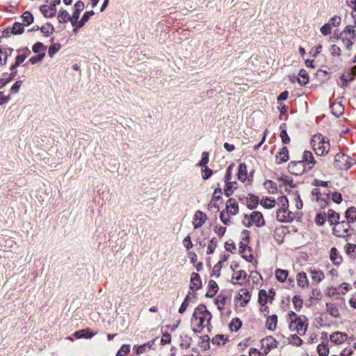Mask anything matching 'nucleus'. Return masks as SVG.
Listing matches in <instances>:
<instances>
[{"instance_id": "nucleus-49", "label": "nucleus", "mask_w": 356, "mask_h": 356, "mask_svg": "<svg viewBox=\"0 0 356 356\" xmlns=\"http://www.w3.org/2000/svg\"><path fill=\"white\" fill-rule=\"evenodd\" d=\"M261 204L267 209H270L275 207V201L270 198H266L264 200H261Z\"/></svg>"}, {"instance_id": "nucleus-60", "label": "nucleus", "mask_w": 356, "mask_h": 356, "mask_svg": "<svg viewBox=\"0 0 356 356\" xmlns=\"http://www.w3.org/2000/svg\"><path fill=\"white\" fill-rule=\"evenodd\" d=\"M42 49H43V50L46 49V47H44L42 42H36L33 46V51L35 53H39Z\"/></svg>"}, {"instance_id": "nucleus-34", "label": "nucleus", "mask_w": 356, "mask_h": 356, "mask_svg": "<svg viewBox=\"0 0 356 356\" xmlns=\"http://www.w3.org/2000/svg\"><path fill=\"white\" fill-rule=\"evenodd\" d=\"M346 252L351 258H356V245L353 243H348L346 245Z\"/></svg>"}, {"instance_id": "nucleus-26", "label": "nucleus", "mask_w": 356, "mask_h": 356, "mask_svg": "<svg viewBox=\"0 0 356 356\" xmlns=\"http://www.w3.org/2000/svg\"><path fill=\"white\" fill-rule=\"evenodd\" d=\"M346 218L349 224L355 222L356 221V208L353 207L348 208L346 211Z\"/></svg>"}, {"instance_id": "nucleus-31", "label": "nucleus", "mask_w": 356, "mask_h": 356, "mask_svg": "<svg viewBox=\"0 0 356 356\" xmlns=\"http://www.w3.org/2000/svg\"><path fill=\"white\" fill-rule=\"evenodd\" d=\"M57 19L60 23H66L70 19V14L66 10L60 9Z\"/></svg>"}, {"instance_id": "nucleus-63", "label": "nucleus", "mask_w": 356, "mask_h": 356, "mask_svg": "<svg viewBox=\"0 0 356 356\" xmlns=\"http://www.w3.org/2000/svg\"><path fill=\"white\" fill-rule=\"evenodd\" d=\"M183 243L185 246V248L187 249V250H190L193 248V243L191 242V236L189 235H188L187 236H186L183 241Z\"/></svg>"}, {"instance_id": "nucleus-23", "label": "nucleus", "mask_w": 356, "mask_h": 356, "mask_svg": "<svg viewBox=\"0 0 356 356\" xmlns=\"http://www.w3.org/2000/svg\"><path fill=\"white\" fill-rule=\"evenodd\" d=\"M154 344V340H151L147 343H145L143 345L138 346H134V349H136V353L137 355H140L145 353L147 350L150 349L152 346Z\"/></svg>"}, {"instance_id": "nucleus-30", "label": "nucleus", "mask_w": 356, "mask_h": 356, "mask_svg": "<svg viewBox=\"0 0 356 356\" xmlns=\"http://www.w3.org/2000/svg\"><path fill=\"white\" fill-rule=\"evenodd\" d=\"M259 202V197L254 195L250 194L247 197V206L249 209H254Z\"/></svg>"}, {"instance_id": "nucleus-50", "label": "nucleus", "mask_w": 356, "mask_h": 356, "mask_svg": "<svg viewBox=\"0 0 356 356\" xmlns=\"http://www.w3.org/2000/svg\"><path fill=\"white\" fill-rule=\"evenodd\" d=\"M23 22H26L27 25L31 24L33 22V17L31 13L26 11L22 15Z\"/></svg>"}, {"instance_id": "nucleus-27", "label": "nucleus", "mask_w": 356, "mask_h": 356, "mask_svg": "<svg viewBox=\"0 0 356 356\" xmlns=\"http://www.w3.org/2000/svg\"><path fill=\"white\" fill-rule=\"evenodd\" d=\"M277 323V316L274 314L267 318L266 326L269 330L273 331L276 329Z\"/></svg>"}, {"instance_id": "nucleus-53", "label": "nucleus", "mask_w": 356, "mask_h": 356, "mask_svg": "<svg viewBox=\"0 0 356 356\" xmlns=\"http://www.w3.org/2000/svg\"><path fill=\"white\" fill-rule=\"evenodd\" d=\"M292 302L296 309H300L302 306V300L299 296H295L293 298Z\"/></svg>"}, {"instance_id": "nucleus-37", "label": "nucleus", "mask_w": 356, "mask_h": 356, "mask_svg": "<svg viewBox=\"0 0 356 356\" xmlns=\"http://www.w3.org/2000/svg\"><path fill=\"white\" fill-rule=\"evenodd\" d=\"M327 312L332 316L337 317L339 316V312L334 304H326Z\"/></svg>"}, {"instance_id": "nucleus-51", "label": "nucleus", "mask_w": 356, "mask_h": 356, "mask_svg": "<svg viewBox=\"0 0 356 356\" xmlns=\"http://www.w3.org/2000/svg\"><path fill=\"white\" fill-rule=\"evenodd\" d=\"M327 24H330V26L337 27L341 24V17L337 15H334L331 19H330Z\"/></svg>"}, {"instance_id": "nucleus-2", "label": "nucleus", "mask_w": 356, "mask_h": 356, "mask_svg": "<svg viewBox=\"0 0 356 356\" xmlns=\"http://www.w3.org/2000/svg\"><path fill=\"white\" fill-rule=\"evenodd\" d=\"M211 314L207 310L204 305H200L195 309L192 316V321H199L197 326L203 328L205 327L204 322L207 321L209 323L211 319Z\"/></svg>"}, {"instance_id": "nucleus-56", "label": "nucleus", "mask_w": 356, "mask_h": 356, "mask_svg": "<svg viewBox=\"0 0 356 356\" xmlns=\"http://www.w3.org/2000/svg\"><path fill=\"white\" fill-rule=\"evenodd\" d=\"M45 56V53L40 54L39 55L36 56H33L29 59V61L32 64H35L38 62H40Z\"/></svg>"}, {"instance_id": "nucleus-8", "label": "nucleus", "mask_w": 356, "mask_h": 356, "mask_svg": "<svg viewBox=\"0 0 356 356\" xmlns=\"http://www.w3.org/2000/svg\"><path fill=\"white\" fill-rule=\"evenodd\" d=\"M295 215L288 210L286 207H280L277 211V218L282 222H289L293 221Z\"/></svg>"}, {"instance_id": "nucleus-54", "label": "nucleus", "mask_w": 356, "mask_h": 356, "mask_svg": "<svg viewBox=\"0 0 356 356\" xmlns=\"http://www.w3.org/2000/svg\"><path fill=\"white\" fill-rule=\"evenodd\" d=\"M325 213H318L315 219L316 223L319 225H324L325 222Z\"/></svg>"}, {"instance_id": "nucleus-42", "label": "nucleus", "mask_w": 356, "mask_h": 356, "mask_svg": "<svg viewBox=\"0 0 356 356\" xmlns=\"http://www.w3.org/2000/svg\"><path fill=\"white\" fill-rule=\"evenodd\" d=\"M28 55L26 54L18 55L16 58L15 64L10 67V70H13L17 68L24 60L27 58Z\"/></svg>"}, {"instance_id": "nucleus-1", "label": "nucleus", "mask_w": 356, "mask_h": 356, "mask_svg": "<svg viewBox=\"0 0 356 356\" xmlns=\"http://www.w3.org/2000/svg\"><path fill=\"white\" fill-rule=\"evenodd\" d=\"M311 144L313 149L317 155H324L327 154L330 149V144L325 140V138L321 134L314 135L312 140Z\"/></svg>"}, {"instance_id": "nucleus-5", "label": "nucleus", "mask_w": 356, "mask_h": 356, "mask_svg": "<svg viewBox=\"0 0 356 356\" xmlns=\"http://www.w3.org/2000/svg\"><path fill=\"white\" fill-rule=\"evenodd\" d=\"M244 223L246 227L254 224L257 227H261L265 225V220L261 213L252 211L250 216L245 215Z\"/></svg>"}, {"instance_id": "nucleus-25", "label": "nucleus", "mask_w": 356, "mask_h": 356, "mask_svg": "<svg viewBox=\"0 0 356 356\" xmlns=\"http://www.w3.org/2000/svg\"><path fill=\"white\" fill-rule=\"evenodd\" d=\"M299 78H297V81L300 86H305L309 82V75L307 71L304 69H301L298 72Z\"/></svg>"}, {"instance_id": "nucleus-13", "label": "nucleus", "mask_w": 356, "mask_h": 356, "mask_svg": "<svg viewBox=\"0 0 356 356\" xmlns=\"http://www.w3.org/2000/svg\"><path fill=\"white\" fill-rule=\"evenodd\" d=\"M226 210L230 215H236L238 212V203L234 199L230 198L226 204Z\"/></svg>"}, {"instance_id": "nucleus-19", "label": "nucleus", "mask_w": 356, "mask_h": 356, "mask_svg": "<svg viewBox=\"0 0 356 356\" xmlns=\"http://www.w3.org/2000/svg\"><path fill=\"white\" fill-rule=\"evenodd\" d=\"M246 276L247 274L244 270H238L236 272L235 274L233 275L232 278V282L234 284H241L242 282L245 281Z\"/></svg>"}, {"instance_id": "nucleus-28", "label": "nucleus", "mask_w": 356, "mask_h": 356, "mask_svg": "<svg viewBox=\"0 0 356 356\" xmlns=\"http://www.w3.org/2000/svg\"><path fill=\"white\" fill-rule=\"evenodd\" d=\"M209 290L206 293V296L211 298V297L214 296L216 295V293H217V291L218 290V286L215 281L210 280L209 282Z\"/></svg>"}, {"instance_id": "nucleus-45", "label": "nucleus", "mask_w": 356, "mask_h": 356, "mask_svg": "<svg viewBox=\"0 0 356 356\" xmlns=\"http://www.w3.org/2000/svg\"><path fill=\"white\" fill-rule=\"evenodd\" d=\"M209 161V154L208 152H204L202 154V159L197 164L200 167H207V164Z\"/></svg>"}, {"instance_id": "nucleus-22", "label": "nucleus", "mask_w": 356, "mask_h": 356, "mask_svg": "<svg viewBox=\"0 0 356 356\" xmlns=\"http://www.w3.org/2000/svg\"><path fill=\"white\" fill-rule=\"evenodd\" d=\"M95 334L92 332L89 329H84V330H80L76 332H75L73 334L74 337L76 339H81V338H86V339H90L92 338Z\"/></svg>"}, {"instance_id": "nucleus-7", "label": "nucleus", "mask_w": 356, "mask_h": 356, "mask_svg": "<svg viewBox=\"0 0 356 356\" xmlns=\"http://www.w3.org/2000/svg\"><path fill=\"white\" fill-rule=\"evenodd\" d=\"M289 171L295 175H302L307 170V167L304 164L303 161H291L288 165Z\"/></svg>"}, {"instance_id": "nucleus-41", "label": "nucleus", "mask_w": 356, "mask_h": 356, "mask_svg": "<svg viewBox=\"0 0 356 356\" xmlns=\"http://www.w3.org/2000/svg\"><path fill=\"white\" fill-rule=\"evenodd\" d=\"M317 351L319 356H328L329 348L327 344H319L317 347Z\"/></svg>"}, {"instance_id": "nucleus-35", "label": "nucleus", "mask_w": 356, "mask_h": 356, "mask_svg": "<svg viewBox=\"0 0 356 356\" xmlns=\"http://www.w3.org/2000/svg\"><path fill=\"white\" fill-rule=\"evenodd\" d=\"M275 277L280 282H284L288 277V271L282 269H277L275 271Z\"/></svg>"}, {"instance_id": "nucleus-33", "label": "nucleus", "mask_w": 356, "mask_h": 356, "mask_svg": "<svg viewBox=\"0 0 356 356\" xmlns=\"http://www.w3.org/2000/svg\"><path fill=\"white\" fill-rule=\"evenodd\" d=\"M302 316H298L295 312H290L287 316V320L289 322V329H293V326L297 323L298 318Z\"/></svg>"}, {"instance_id": "nucleus-36", "label": "nucleus", "mask_w": 356, "mask_h": 356, "mask_svg": "<svg viewBox=\"0 0 356 356\" xmlns=\"http://www.w3.org/2000/svg\"><path fill=\"white\" fill-rule=\"evenodd\" d=\"M84 3L81 1H78L74 5V18L79 17L80 13L84 9Z\"/></svg>"}, {"instance_id": "nucleus-29", "label": "nucleus", "mask_w": 356, "mask_h": 356, "mask_svg": "<svg viewBox=\"0 0 356 356\" xmlns=\"http://www.w3.org/2000/svg\"><path fill=\"white\" fill-rule=\"evenodd\" d=\"M238 179L244 181L247 178V166L245 163H241L238 170Z\"/></svg>"}, {"instance_id": "nucleus-11", "label": "nucleus", "mask_w": 356, "mask_h": 356, "mask_svg": "<svg viewBox=\"0 0 356 356\" xmlns=\"http://www.w3.org/2000/svg\"><path fill=\"white\" fill-rule=\"evenodd\" d=\"M301 161L304 162V164L307 167V170H309L316 164V161L313 156V154L309 151H305L303 153V159Z\"/></svg>"}, {"instance_id": "nucleus-12", "label": "nucleus", "mask_w": 356, "mask_h": 356, "mask_svg": "<svg viewBox=\"0 0 356 356\" xmlns=\"http://www.w3.org/2000/svg\"><path fill=\"white\" fill-rule=\"evenodd\" d=\"M330 259L335 266L341 265L343 261L341 255L338 250L334 247L330 249Z\"/></svg>"}, {"instance_id": "nucleus-17", "label": "nucleus", "mask_w": 356, "mask_h": 356, "mask_svg": "<svg viewBox=\"0 0 356 356\" xmlns=\"http://www.w3.org/2000/svg\"><path fill=\"white\" fill-rule=\"evenodd\" d=\"M40 11L46 17H52L56 13V8L54 5H43L40 7Z\"/></svg>"}, {"instance_id": "nucleus-16", "label": "nucleus", "mask_w": 356, "mask_h": 356, "mask_svg": "<svg viewBox=\"0 0 356 356\" xmlns=\"http://www.w3.org/2000/svg\"><path fill=\"white\" fill-rule=\"evenodd\" d=\"M309 272L311 275V278L313 282H315L316 284L320 283L325 278L324 273L320 270L311 268Z\"/></svg>"}, {"instance_id": "nucleus-57", "label": "nucleus", "mask_w": 356, "mask_h": 356, "mask_svg": "<svg viewBox=\"0 0 356 356\" xmlns=\"http://www.w3.org/2000/svg\"><path fill=\"white\" fill-rule=\"evenodd\" d=\"M280 137L282 138V141L284 144H288L290 142V138L288 136V134L285 129H282L280 133Z\"/></svg>"}, {"instance_id": "nucleus-21", "label": "nucleus", "mask_w": 356, "mask_h": 356, "mask_svg": "<svg viewBox=\"0 0 356 356\" xmlns=\"http://www.w3.org/2000/svg\"><path fill=\"white\" fill-rule=\"evenodd\" d=\"M331 112L332 113L337 116L339 117L343 113V106L341 104V102H334L330 105Z\"/></svg>"}, {"instance_id": "nucleus-61", "label": "nucleus", "mask_w": 356, "mask_h": 356, "mask_svg": "<svg viewBox=\"0 0 356 356\" xmlns=\"http://www.w3.org/2000/svg\"><path fill=\"white\" fill-rule=\"evenodd\" d=\"M204 168H205L202 170V176L203 179H207L211 176V175L213 174V171L208 167Z\"/></svg>"}, {"instance_id": "nucleus-59", "label": "nucleus", "mask_w": 356, "mask_h": 356, "mask_svg": "<svg viewBox=\"0 0 356 356\" xmlns=\"http://www.w3.org/2000/svg\"><path fill=\"white\" fill-rule=\"evenodd\" d=\"M212 342L213 343H216V344H225V339H224V336L223 335H216L215 336L213 339H212Z\"/></svg>"}, {"instance_id": "nucleus-55", "label": "nucleus", "mask_w": 356, "mask_h": 356, "mask_svg": "<svg viewBox=\"0 0 356 356\" xmlns=\"http://www.w3.org/2000/svg\"><path fill=\"white\" fill-rule=\"evenodd\" d=\"M332 27L330 26V24H325L321 28V33L324 35H327L331 33Z\"/></svg>"}, {"instance_id": "nucleus-32", "label": "nucleus", "mask_w": 356, "mask_h": 356, "mask_svg": "<svg viewBox=\"0 0 356 356\" xmlns=\"http://www.w3.org/2000/svg\"><path fill=\"white\" fill-rule=\"evenodd\" d=\"M327 218L329 222L332 225H335L337 222H339V214L332 209H329L327 211Z\"/></svg>"}, {"instance_id": "nucleus-52", "label": "nucleus", "mask_w": 356, "mask_h": 356, "mask_svg": "<svg viewBox=\"0 0 356 356\" xmlns=\"http://www.w3.org/2000/svg\"><path fill=\"white\" fill-rule=\"evenodd\" d=\"M130 350V346L129 345H123L120 348V349L118 350V352L116 354V356H124L126 354H127Z\"/></svg>"}, {"instance_id": "nucleus-39", "label": "nucleus", "mask_w": 356, "mask_h": 356, "mask_svg": "<svg viewBox=\"0 0 356 356\" xmlns=\"http://www.w3.org/2000/svg\"><path fill=\"white\" fill-rule=\"evenodd\" d=\"M192 339L187 335L181 336L180 346L181 348L188 349L191 346Z\"/></svg>"}, {"instance_id": "nucleus-18", "label": "nucleus", "mask_w": 356, "mask_h": 356, "mask_svg": "<svg viewBox=\"0 0 356 356\" xmlns=\"http://www.w3.org/2000/svg\"><path fill=\"white\" fill-rule=\"evenodd\" d=\"M289 152L286 147H283L280 152L276 155V161L277 163L281 164L282 163L286 162L289 160Z\"/></svg>"}, {"instance_id": "nucleus-43", "label": "nucleus", "mask_w": 356, "mask_h": 356, "mask_svg": "<svg viewBox=\"0 0 356 356\" xmlns=\"http://www.w3.org/2000/svg\"><path fill=\"white\" fill-rule=\"evenodd\" d=\"M61 48V44L59 43H54L51 44L48 51L49 56L53 57L56 53H57Z\"/></svg>"}, {"instance_id": "nucleus-24", "label": "nucleus", "mask_w": 356, "mask_h": 356, "mask_svg": "<svg viewBox=\"0 0 356 356\" xmlns=\"http://www.w3.org/2000/svg\"><path fill=\"white\" fill-rule=\"evenodd\" d=\"M239 300H243V302L241 303V307H245L250 300V292L247 289H241V292L238 293Z\"/></svg>"}, {"instance_id": "nucleus-48", "label": "nucleus", "mask_w": 356, "mask_h": 356, "mask_svg": "<svg viewBox=\"0 0 356 356\" xmlns=\"http://www.w3.org/2000/svg\"><path fill=\"white\" fill-rule=\"evenodd\" d=\"M217 243H218V241L216 238H213L210 241V244L208 245L207 250V254H211L213 253L215 248L217 246Z\"/></svg>"}, {"instance_id": "nucleus-20", "label": "nucleus", "mask_w": 356, "mask_h": 356, "mask_svg": "<svg viewBox=\"0 0 356 356\" xmlns=\"http://www.w3.org/2000/svg\"><path fill=\"white\" fill-rule=\"evenodd\" d=\"M297 284L301 288H307L309 286V281L307 275L304 272H301L296 275Z\"/></svg>"}, {"instance_id": "nucleus-40", "label": "nucleus", "mask_w": 356, "mask_h": 356, "mask_svg": "<svg viewBox=\"0 0 356 356\" xmlns=\"http://www.w3.org/2000/svg\"><path fill=\"white\" fill-rule=\"evenodd\" d=\"M24 27L22 24L19 22H15L12 29H11V33L13 34H21L24 32Z\"/></svg>"}, {"instance_id": "nucleus-58", "label": "nucleus", "mask_w": 356, "mask_h": 356, "mask_svg": "<svg viewBox=\"0 0 356 356\" xmlns=\"http://www.w3.org/2000/svg\"><path fill=\"white\" fill-rule=\"evenodd\" d=\"M291 343L297 346H300L302 343V340L296 334L291 335Z\"/></svg>"}, {"instance_id": "nucleus-3", "label": "nucleus", "mask_w": 356, "mask_h": 356, "mask_svg": "<svg viewBox=\"0 0 356 356\" xmlns=\"http://www.w3.org/2000/svg\"><path fill=\"white\" fill-rule=\"evenodd\" d=\"M339 39H341L343 44L348 50H350L354 42L356 41V36L355 35L354 27L348 25L345 27L343 31L340 33Z\"/></svg>"}, {"instance_id": "nucleus-14", "label": "nucleus", "mask_w": 356, "mask_h": 356, "mask_svg": "<svg viewBox=\"0 0 356 356\" xmlns=\"http://www.w3.org/2000/svg\"><path fill=\"white\" fill-rule=\"evenodd\" d=\"M202 286V281L199 274L193 273L191 277V286L190 288L193 291L198 290Z\"/></svg>"}, {"instance_id": "nucleus-9", "label": "nucleus", "mask_w": 356, "mask_h": 356, "mask_svg": "<svg viewBox=\"0 0 356 356\" xmlns=\"http://www.w3.org/2000/svg\"><path fill=\"white\" fill-rule=\"evenodd\" d=\"M307 318L305 316L298 318L297 323L293 326L291 331H296L299 334H304L307 330Z\"/></svg>"}, {"instance_id": "nucleus-62", "label": "nucleus", "mask_w": 356, "mask_h": 356, "mask_svg": "<svg viewBox=\"0 0 356 356\" xmlns=\"http://www.w3.org/2000/svg\"><path fill=\"white\" fill-rule=\"evenodd\" d=\"M221 195H222V189L220 187L216 188L213 192V194L212 200L213 201L219 200L221 197V196H220Z\"/></svg>"}, {"instance_id": "nucleus-47", "label": "nucleus", "mask_w": 356, "mask_h": 356, "mask_svg": "<svg viewBox=\"0 0 356 356\" xmlns=\"http://www.w3.org/2000/svg\"><path fill=\"white\" fill-rule=\"evenodd\" d=\"M266 346L268 349H273L277 347V341L273 337H268L265 339Z\"/></svg>"}, {"instance_id": "nucleus-44", "label": "nucleus", "mask_w": 356, "mask_h": 356, "mask_svg": "<svg viewBox=\"0 0 356 356\" xmlns=\"http://www.w3.org/2000/svg\"><path fill=\"white\" fill-rule=\"evenodd\" d=\"M259 302L262 307L267 303V293L264 289L259 291Z\"/></svg>"}, {"instance_id": "nucleus-46", "label": "nucleus", "mask_w": 356, "mask_h": 356, "mask_svg": "<svg viewBox=\"0 0 356 356\" xmlns=\"http://www.w3.org/2000/svg\"><path fill=\"white\" fill-rule=\"evenodd\" d=\"M231 166H229L228 169H227V174L225 176V182H226V188H227L228 189H231L232 190L233 188H236V186H234V184H236V182H231L229 181V179H230V170H231Z\"/></svg>"}, {"instance_id": "nucleus-4", "label": "nucleus", "mask_w": 356, "mask_h": 356, "mask_svg": "<svg viewBox=\"0 0 356 356\" xmlns=\"http://www.w3.org/2000/svg\"><path fill=\"white\" fill-rule=\"evenodd\" d=\"M336 167L340 170H348L354 164H356V160L344 154L339 153L334 157Z\"/></svg>"}, {"instance_id": "nucleus-15", "label": "nucleus", "mask_w": 356, "mask_h": 356, "mask_svg": "<svg viewBox=\"0 0 356 356\" xmlns=\"http://www.w3.org/2000/svg\"><path fill=\"white\" fill-rule=\"evenodd\" d=\"M347 337L346 333L336 332L330 335V339L336 344H341L346 340Z\"/></svg>"}, {"instance_id": "nucleus-6", "label": "nucleus", "mask_w": 356, "mask_h": 356, "mask_svg": "<svg viewBox=\"0 0 356 356\" xmlns=\"http://www.w3.org/2000/svg\"><path fill=\"white\" fill-rule=\"evenodd\" d=\"M350 229V225L348 222L341 221L337 222L333 229L332 232L337 237H345L348 236V232Z\"/></svg>"}, {"instance_id": "nucleus-38", "label": "nucleus", "mask_w": 356, "mask_h": 356, "mask_svg": "<svg viewBox=\"0 0 356 356\" xmlns=\"http://www.w3.org/2000/svg\"><path fill=\"white\" fill-rule=\"evenodd\" d=\"M226 258L224 260H221L218 261L213 267L211 276H215L216 277H219L220 275V270L222 268V264L225 261Z\"/></svg>"}, {"instance_id": "nucleus-64", "label": "nucleus", "mask_w": 356, "mask_h": 356, "mask_svg": "<svg viewBox=\"0 0 356 356\" xmlns=\"http://www.w3.org/2000/svg\"><path fill=\"white\" fill-rule=\"evenodd\" d=\"M330 51L333 56H339L341 54V49L336 44L330 47Z\"/></svg>"}, {"instance_id": "nucleus-10", "label": "nucleus", "mask_w": 356, "mask_h": 356, "mask_svg": "<svg viewBox=\"0 0 356 356\" xmlns=\"http://www.w3.org/2000/svg\"><path fill=\"white\" fill-rule=\"evenodd\" d=\"M207 216L201 211H197L194 215L193 224L195 229L200 228L207 220Z\"/></svg>"}]
</instances>
